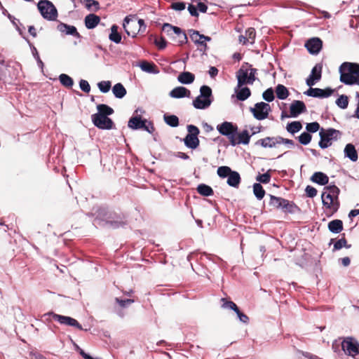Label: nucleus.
Wrapping results in <instances>:
<instances>
[{
	"label": "nucleus",
	"mask_w": 359,
	"mask_h": 359,
	"mask_svg": "<svg viewBox=\"0 0 359 359\" xmlns=\"http://www.w3.org/2000/svg\"><path fill=\"white\" fill-rule=\"evenodd\" d=\"M339 72L341 83L359 86V64L344 62L340 65Z\"/></svg>",
	"instance_id": "1"
},
{
	"label": "nucleus",
	"mask_w": 359,
	"mask_h": 359,
	"mask_svg": "<svg viewBox=\"0 0 359 359\" xmlns=\"http://www.w3.org/2000/svg\"><path fill=\"white\" fill-rule=\"evenodd\" d=\"M212 101L213 96L211 88L203 85L200 88V95L193 100L192 104L197 109H205L211 105Z\"/></svg>",
	"instance_id": "2"
},
{
	"label": "nucleus",
	"mask_w": 359,
	"mask_h": 359,
	"mask_svg": "<svg viewBox=\"0 0 359 359\" xmlns=\"http://www.w3.org/2000/svg\"><path fill=\"white\" fill-rule=\"evenodd\" d=\"M320 141L318 146L321 149H327L332 145V141L340 139L341 132L332 128H321L319 132Z\"/></svg>",
	"instance_id": "3"
},
{
	"label": "nucleus",
	"mask_w": 359,
	"mask_h": 359,
	"mask_svg": "<svg viewBox=\"0 0 359 359\" xmlns=\"http://www.w3.org/2000/svg\"><path fill=\"white\" fill-rule=\"evenodd\" d=\"M269 205L274 208L281 210L283 212L294 213L299 209L292 201L271 194H269Z\"/></svg>",
	"instance_id": "4"
},
{
	"label": "nucleus",
	"mask_w": 359,
	"mask_h": 359,
	"mask_svg": "<svg viewBox=\"0 0 359 359\" xmlns=\"http://www.w3.org/2000/svg\"><path fill=\"white\" fill-rule=\"evenodd\" d=\"M38 9L42 17L49 21L55 20L57 18V10L54 4L48 0H41L37 4Z\"/></svg>",
	"instance_id": "5"
},
{
	"label": "nucleus",
	"mask_w": 359,
	"mask_h": 359,
	"mask_svg": "<svg viewBox=\"0 0 359 359\" xmlns=\"http://www.w3.org/2000/svg\"><path fill=\"white\" fill-rule=\"evenodd\" d=\"M218 132L227 137L231 146H236L235 137L238 135V127L232 122L224 121L217 126Z\"/></svg>",
	"instance_id": "6"
},
{
	"label": "nucleus",
	"mask_w": 359,
	"mask_h": 359,
	"mask_svg": "<svg viewBox=\"0 0 359 359\" xmlns=\"http://www.w3.org/2000/svg\"><path fill=\"white\" fill-rule=\"evenodd\" d=\"M97 224L110 227L112 229H117L126 225V222L124 221L120 216H116L115 215H112L110 214L104 219H99L96 217L94 220V225Z\"/></svg>",
	"instance_id": "7"
},
{
	"label": "nucleus",
	"mask_w": 359,
	"mask_h": 359,
	"mask_svg": "<svg viewBox=\"0 0 359 359\" xmlns=\"http://www.w3.org/2000/svg\"><path fill=\"white\" fill-rule=\"evenodd\" d=\"M271 110L270 105L264 102H257L255 104L254 107L250 108V111L255 118L259 121L266 118Z\"/></svg>",
	"instance_id": "8"
},
{
	"label": "nucleus",
	"mask_w": 359,
	"mask_h": 359,
	"mask_svg": "<svg viewBox=\"0 0 359 359\" xmlns=\"http://www.w3.org/2000/svg\"><path fill=\"white\" fill-rule=\"evenodd\" d=\"M51 316L55 321H57L61 325L75 327L81 330H83L81 325L76 319L72 317L56 314L53 312H49L44 314V316Z\"/></svg>",
	"instance_id": "9"
},
{
	"label": "nucleus",
	"mask_w": 359,
	"mask_h": 359,
	"mask_svg": "<svg viewBox=\"0 0 359 359\" xmlns=\"http://www.w3.org/2000/svg\"><path fill=\"white\" fill-rule=\"evenodd\" d=\"M91 120L94 126L99 129L110 130L114 126L113 121L108 116H100V114H93Z\"/></svg>",
	"instance_id": "10"
},
{
	"label": "nucleus",
	"mask_w": 359,
	"mask_h": 359,
	"mask_svg": "<svg viewBox=\"0 0 359 359\" xmlns=\"http://www.w3.org/2000/svg\"><path fill=\"white\" fill-rule=\"evenodd\" d=\"M341 348L349 355L354 356L359 353V343L351 337H347L341 342Z\"/></svg>",
	"instance_id": "11"
},
{
	"label": "nucleus",
	"mask_w": 359,
	"mask_h": 359,
	"mask_svg": "<svg viewBox=\"0 0 359 359\" xmlns=\"http://www.w3.org/2000/svg\"><path fill=\"white\" fill-rule=\"evenodd\" d=\"M321 199L323 205L326 208L332 210L334 212L338 210L340 205L339 198H336L335 201V197L323 191L321 195Z\"/></svg>",
	"instance_id": "12"
},
{
	"label": "nucleus",
	"mask_w": 359,
	"mask_h": 359,
	"mask_svg": "<svg viewBox=\"0 0 359 359\" xmlns=\"http://www.w3.org/2000/svg\"><path fill=\"white\" fill-rule=\"evenodd\" d=\"M334 92L331 88H326L321 89L318 88H309L304 94L309 97L325 98L330 97Z\"/></svg>",
	"instance_id": "13"
},
{
	"label": "nucleus",
	"mask_w": 359,
	"mask_h": 359,
	"mask_svg": "<svg viewBox=\"0 0 359 359\" xmlns=\"http://www.w3.org/2000/svg\"><path fill=\"white\" fill-rule=\"evenodd\" d=\"M280 141H282L280 136L266 137L257 140L255 144L260 145L263 148H273L280 144Z\"/></svg>",
	"instance_id": "14"
},
{
	"label": "nucleus",
	"mask_w": 359,
	"mask_h": 359,
	"mask_svg": "<svg viewBox=\"0 0 359 359\" xmlns=\"http://www.w3.org/2000/svg\"><path fill=\"white\" fill-rule=\"evenodd\" d=\"M322 46L323 41L318 37L311 38L305 43V47L311 54H318L320 51Z\"/></svg>",
	"instance_id": "15"
},
{
	"label": "nucleus",
	"mask_w": 359,
	"mask_h": 359,
	"mask_svg": "<svg viewBox=\"0 0 359 359\" xmlns=\"http://www.w3.org/2000/svg\"><path fill=\"white\" fill-rule=\"evenodd\" d=\"M57 29L66 35H70L77 39L81 38V36L78 32L76 27L74 25H67L64 22H60L57 26Z\"/></svg>",
	"instance_id": "16"
},
{
	"label": "nucleus",
	"mask_w": 359,
	"mask_h": 359,
	"mask_svg": "<svg viewBox=\"0 0 359 359\" xmlns=\"http://www.w3.org/2000/svg\"><path fill=\"white\" fill-rule=\"evenodd\" d=\"M306 111V107L304 102L300 100H294L290 107V116L295 118L302 113Z\"/></svg>",
	"instance_id": "17"
},
{
	"label": "nucleus",
	"mask_w": 359,
	"mask_h": 359,
	"mask_svg": "<svg viewBox=\"0 0 359 359\" xmlns=\"http://www.w3.org/2000/svg\"><path fill=\"white\" fill-rule=\"evenodd\" d=\"M344 155L345 158H348L352 162H356L358 159V154L355 147L352 143L346 144L344 149Z\"/></svg>",
	"instance_id": "18"
},
{
	"label": "nucleus",
	"mask_w": 359,
	"mask_h": 359,
	"mask_svg": "<svg viewBox=\"0 0 359 359\" xmlns=\"http://www.w3.org/2000/svg\"><path fill=\"white\" fill-rule=\"evenodd\" d=\"M147 123V119H142L141 116L136 115L129 119L128 126L133 130H139L144 128Z\"/></svg>",
	"instance_id": "19"
},
{
	"label": "nucleus",
	"mask_w": 359,
	"mask_h": 359,
	"mask_svg": "<svg viewBox=\"0 0 359 359\" xmlns=\"http://www.w3.org/2000/svg\"><path fill=\"white\" fill-rule=\"evenodd\" d=\"M191 92L189 90L183 86H178L173 88L169 93V95L173 98L189 97Z\"/></svg>",
	"instance_id": "20"
},
{
	"label": "nucleus",
	"mask_w": 359,
	"mask_h": 359,
	"mask_svg": "<svg viewBox=\"0 0 359 359\" xmlns=\"http://www.w3.org/2000/svg\"><path fill=\"white\" fill-rule=\"evenodd\" d=\"M234 93L239 101H245L251 95V90L248 87H238V84L234 88Z\"/></svg>",
	"instance_id": "21"
},
{
	"label": "nucleus",
	"mask_w": 359,
	"mask_h": 359,
	"mask_svg": "<svg viewBox=\"0 0 359 359\" xmlns=\"http://www.w3.org/2000/svg\"><path fill=\"white\" fill-rule=\"evenodd\" d=\"M100 22V18L94 13L87 15L84 19L85 26L88 29H93L96 27Z\"/></svg>",
	"instance_id": "22"
},
{
	"label": "nucleus",
	"mask_w": 359,
	"mask_h": 359,
	"mask_svg": "<svg viewBox=\"0 0 359 359\" xmlns=\"http://www.w3.org/2000/svg\"><path fill=\"white\" fill-rule=\"evenodd\" d=\"M238 87H242L245 84H248L249 74L248 69L244 68L242 66L236 73Z\"/></svg>",
	"instance_id": "23"
},
{
	"label": "nucleus",
	"mask_w": 359,
	"mask_h": 359,
	"mask_svg": "<svg viewBox=\"0 0 359 359\" xmlns=\"http://www.w3.org/2000/svg\"><path fill=\"white\" fill-rule=\"evenodd\" d=\"M311 180L319 185L325 186L328 184L329 177L323 172H316L311 176Z\"/></svg>",
	"instance_id": "24"
},
{
	"label": "nucleus",
	"mask_w": 359,
	"mask_h": 359,
	"mask_svg": "<svg viewBox=\"0 0 359 359\" xmlns=\"http://www.w3.org/2000/svg\"><path fill=\"white\" fill-rule=\"evenodd\" d=\"M195 76L189 72H183L177 76V81L182 84H191L194 81Z\"/></svg>",
	"instance_id": "25"
},
{
	"label": "nucleus",
	"mask_w": 359,
	"mask_h": 359,
	"mask_svg": "<svg viewBox=\"0 0 359 359\" xmlns=\"http://www.w3.org/2000/svg\"><path fill=\"white\" fill-rule=\"evenodd\" d=\"M184 142L187 147L195 149L199 145V140L198 137L187 134L184 138Z\"/></svg>",
	"instance_id": "26"
},
{
	"label": "nucleus",
	"mask_w": 359,
	"mask_h": 359,
	"mask_svg": "<svg viewBox=\"0 0 359 359\" xmlns=\"http://www.w3.org/2000/svg\"><path fill=\"white\" fill-rule=\"evenodd\" d=\"M240 174L236 171H232L227 178V184L231 187L238 188L241 183Z\"/></svg>",
	"instance_id": "27"
},
{
	"label": "nucleus",
	"mask_w": 359,
	"mask_h": 359,
	"mask_svg": "<svg viewBox=\"0 0 359 359\" xmlns=\"http://www.w3.org/2000/svg\"><path fill=\"white\" fill-rule=\"evenodd\" d=\"M328 229L333 233H339L343 230V222L340 219L330 221L327 225Z\"/></svg>",
	"instance_id": "28"
},
{
	"label": "nucleus",
	"mask_w": 359,
	"mask_h": 359,
	"mask_svg": "<svg viewBox=\"0 0 359 359\" xmlns=\"http://www.w3.org/2000/svg\"><path fill=\"white\" fill-rule=\"evenodd\" d=\"M191 39L197 45L201 46L206 50L208 48L207 43L202 39L199 38V32L194 29L189 30Z\"/></svg>",
	"instance_id": "29"
},
{
	"label": "nucleus",
	"mask_w": 359,
	"mask_h": 359,
	"mask_svg": "<svg viewBox=\"0 0 359 359\" xmlns=\"http://www.w3.org/2000/svg\"><path fill=\"white\" fill-rule=\"evenodd\" d=\"M118 25H113L111 27V33L109 35V39L116 44L120 43L122 39L121 34L118 32Z\"/></svg>",
	"instance_id": "30"
},
{
	"label": "nucleus",
	"mask_w": 359,
	"mask_h": 359,
	"mask_svg": "<svg viewBox=\"0 0 359 359\" xmlns=\"http://www.w3.org/2000/svg\"><path fill=\"white\" fill-rule=\"evenodd\" d=\"M97 113L95 114H100V116H108L114 113V109L109 106L104 104H99L97 105Z\"/></svg>",
	"instance_id": "31"
},
{
	"label": "nucleus",
	"mask_w": 359,
	"mask_h": 359,
	"mask_svg": "<svg viewBox=\"0 0 359 359\" xmlns=\"http://www.w3.org/2000/svg\"><path fill=\"white\" fill-rule=\"evenodd\" d=\"M251 135L249 134L247 130H243L238 134V140L235 137L236 145L239 144H248L250 142Z\"/></svg>",
	"instance_id": "32"
},
{
	"label": "nucleus",
	"mask_w": 359,
	"mask_h": 359,
	"mask_svg": "<svg viewBox=\"0 0 359 359\" xmlns=\"http://www.w3.org/2000/svg\"><path fill=\"white\" fill-rule=\"evenodd\" d=\"M196 190L199 194L203 196H210L214 194L211 187L205 184H200L198 185Z\"/></svg>",
	"instance_id": "33"
},
{
	"label": "nucleus",
	"mask_w": 359,
	"mask_h": 359,
	"mask_svg": "<svg viewBox=\"0 0 359 359\" xmlns=\"http://www.w3.org/2000/svg\"><path fill=\"white\" fill-rule=\"evenodd\" d=\"M112 92L116 98L121 99L126 95V90L121 83L115 84L112 88Z\"/></svg>",
	"instance_id": "34"
},
{
	"label": "nucleus",
	"mask_w": 359,
	"mask_h": 359,
	"mask_svg": "<svg viewBox=\"0 0 359 359\" xmlns=\"http://www.w3.org/2000/svg\"><path fill=\"white\" fill-rule=\"evenodd\" d=\"M276 93L277 97L281 100H285L289 95L287 88L282 84H278L276 86Z\"/></svg>",
	"instance_id": "35"
},
{
	"label": "nucleus",
	"mask_w": 359,
	"mask_h": 359,
	"mask_svg": "<svg viewBox=\"0 0 359 359\" xmlns=\"http://www.w3.org/2000/svg\"><path fill=\"white\" fill-rule=\"evenodd\" d=\"M164 121L170 127L175 128L179 126V118L177 116L172 114H164Z\"/></svg>",
	"instance_id": "36"
},
{
	"label": "nucleus",
	"mask_w": 359,
	"mask_h": 359,
	"mask_svg": "<svg viewBox=\"0 0 359 359\" xmlns=\"http://www.w3.org/2000/svg\"><path fill=\"white\" fill-rule=\"evenodd\" d=\"M302 128V125L299 121H292L288 123L286 129L288 133L294 135Z\"/></svg>",
	"instance_id": "37"
},
{
	"label": "nucleus",
	"mask_w": 359,
	"mask_h": 359,
	"mask_svg": "<svg viewBox=\"0 0 359 359\" xmlns=\"http://www.w3.org/2000/svg\"><path fill=\"white\" fill-rule=\"evenodd\" d=\"M59 81L62 86L67 88H72L74 85V80L66 74H61L59 76Z\"/></svg>",
	"instance_id": "38"
},
{
	"label": "nucleus",
	"mask_w": 359,
	"mask_h": 359,
	"mask_svg": "<svg viewBox=\"0 0 359 359\" xmlns=\"http://www.w3.org/2000/svg\"><path fill=\"white\" fill-rule=\"evenodd\" d=\"M253 193L258 200H262L266 192L260 183H255L253 184Z\"/></svg>",
	"instance_id": "39"
},
{
	"label": "nucleus",
	"mask_w": 359,
	"mask_h": 359,
	"mask_svg": "<svg viewBox=\"0 0 359 359\" xmlns=\"http://www.w3.org/2000/svg\"><path fill=\"white\" fill-rule=\"evenodd\" d=\"M322 69L323 65L321 64H316L311 69L310 76H311L314 80L317 81H320L322 76Z\"/></svg>",
	"instance_id": "40"
},
{
	"label": "nucleus",
	"mask_w": 359,
	"mask_h": 359,
	"mask_svg": "<svg viewBox=\"0 0 359 359\" xmlns=\"http://www.w3.org/2000/svg\"><path fill=\"white\" fill-rule=\"evenodd\" d=\"M323 191L335 197V199L339 198L340 189L335 184H330L325 186L323 189Z\"/></svg>",
	"instance_id": "41"
},
{
	"label": "nucleus",
	"mask_w": 359,
	"mask_h": 359,
	"mask_svg": "<svg viewBox=\"0 0 359 359\" xmlns=\"http://www.w3.org/2000/svg\"><path fill=\"white\" fill-rule=\"evenodd\" d=\"M139 66L143 72L152 74H156L158 72V71L156 70V65L154 64L142 62Z\"/></svg>",
	"instance_id": "42"
},
{
	"label": "nucleus",
	"mask_w": 359,
	"mask_h": 359,
	"mask_svg": "<svg viewBox=\"0 0 359 359\" xmlns=\"http://www.w3.org/2000/svg\"><path fill=\"white\" fill-rule=\"evenodd\" d=\"M83 2L88 11L97 12L100 9V4L96 0H84Z\"/></svg>",
	"instance_id": "43"
},
{
	"label": "nucleus",
	"mask_w": 359,
	"mask_h": 359,
	"mask_svg": "<svg viewBox=\"0 0 359 359\" xmlns=\"http://www.w3.org/2000/svg\"><path fill=\"white\" fill-rule=\"evenodd\" d=\"M336 104L341 109H346L348 105V97L346 95H341L335 102Z\"/></svg>",
	"instance_id": "44"
},
{
	"label": "nucleus",
	"mask_w": 359,
	"mask_h": 359,
	"mask_svg": "<svg viewBox=\"0 0 359 359\" xmlns=\"http://www.w3.org/2000/svg\"><path fill=\"white\" fill-rule=\"evenodd\" d=\"M232 170L229 166H220L217 168V173L218 176L221 178H225L230 175L232 172Z\"/></svg>",
	"instance_id": "45"
},
{
	"label": "nucleus",
	"mask_w": 359,
	"mask_h": 359,
	"mask_svg": "<svg viewBox=\"0 0 359 359\" xmlns=\"http://www.w3.org/2000/svg\"><path fill=\"white\" fill-rule=\"evenodd\" d=\"M131 22V18L130 16H126L124 20H123V29H125V32H126V34L130 36H132L133 38H135L137 35V33L134 31H130L128 29V25H129V23Z\"/></svg>",
	"instance_id": "46"
},
{
	"label": "nucleus",
	"mask_w": 359,
	"mask_h": 359,
	"mask_svg": "<svg viewBox=\"0 0 359 359\" xmlns=\"http://www.w3.org/2000/svg\"><path fill=\"white\" fill-rule=\"evenodd\" d=\"M312 136L307 132L302 133L299 137V142L303 145H307L311 141Z\"/></svg>",
	"instance_id": "47"
},
{
	"label": "nucleus",
	"mask_w": 359,
	"mask_h": 359,
	"mask_svg": "<svg viewBox=\"0 0 359 359\" xmlns=\"http://www.w3.org/2000/svg\"><path fill=\"white\" fill-rule=\"evenodd\" d=\"M97 87L102 93H107L111 87V83L109 81H102L97 83Z\"/></svg>",
	"instance_id": "48"
},
{
	"label": "nucleus",
	"mask_w": 359,
	"mask_h": 359,
	"mask_svg": "<svg viewBox=\"0 0 359 359\" xmlns=\"http://www.w3.org/2000/svg\"><path fill=\"white\" fill-rule=\"evenodd\" d=\"M262 97L265 101L268 102H272L275 98L273 88H269L264 91L262 93Z\"/></svg>",
	"instance_id": "49"
},
{
	"label": "nucleus",
	"mask_w": 359,
	"mask_h": 359,
	"mask_svg": "<svg viewBox=\"0 0 359 359\" xmlns=\"http://www.w3.org/2000/svg\"><path fill=\"white\" fill-rule=\"evenodd\" d=\"M221 301L222 302V307L223 309H231L234 311L238 308L237 305L232 301H229L225 298H222Z\"/></svg>",
	"instance_id": "50"
},
{
	"label": "nucleus",
	"mask_w": 359,
	"mask_h": 359,
	"mask_svg": "<svg viewBox=\"0 0 359 359\" xmlns=\"http://www.w3.org/2000/svg\"><path fill=\"white\" fill-rule=\"evenodd\" d=\"M343 247L346 248H350L351 245L347 244V241L345 238H341L339 239L334 244V250H339L341 249Z\"/></svg>",
	"instance_id": "51"
},
{
	"label": "nucleus",
	"mask_w": 359,
	"mask_h": 359,
	"mask_svg": "<svg viewBox=\"0 0 359 359\" xmlns=\"http://www.w3.org/2000/svg\"><path fill=\"white\" fill-rule=\"evenodd\" d=\"M256 180L259 183L267 184L271 180V175L269 172L264 174H259L256 177Z\"/></svg>",
	"instance_id": "52"
},
{
	"label": "nucleus",
	"mask_w": 359,
	"mask_h": 359,
	"mask_svg": "<svg viewBox=\"0 0 359 359\" xmlns=\"http://www.w3.org/2000/svg\"><path fill=\"white\" fill-rule=\"evenodd\" d=\"M306 129L307 133H314L320 129V124L318 122H311L306 124Z\"/></svg>",
	"instance_id": "53"
},
{
	"label": "nucleus",
	"mask_w": 359,
	"mask_h": 359,
	"mask_svg": "<svg viewBox=\"0 0 359 359\" xmlns=\"http://www.w3.org/2000/svg\"><path fill=\"white\" fill-rule=\"evenodd\" d=\"M115 302L118 304V305L122 308L128 307L129 305L134 302V300L132 299H121L120 298L116 297Z\"/></svg>",
	"instance_id": "54"
},
{
	"label": "nucleus",
	"mask_w": 359,
	"mask_h": 359,
	"mask_svg": "<svg viewBox=\"0 0 359 359\" xmlns=\"http://www.w3.org/2000/svg\"><path fill=\"white\" fill-rule=\"evenodd\" d=\"M32 55H33L34 57L36 59V60L37 62V65H38L39 67L41 69H43V66H44L43 62L41 60V58L39 57V55L38 53V51H37L36 48L34 46L32 47Z\"/></svg>",
	"instance_id": "55"
},
{
	"label": "nucleus",
	"mask_w": 359,
	"mask_h": 359,
	"mask_svg": "<svg viewBox=\"0 0 359 359\" xmlns=\"http://www.w3.org/2000/svg\"><path fill=\"white\" fill-rule=\"evenodd\" d=\"M234 312L236 313L237 317H238V318L239 319V320H240L241 322H242V323H245V324L248 323V322H249V318L248 317V316H247V315H245V313H242V312L239 310L238 307L237 308V309H236V310L234 311Z\"/></svg>",
	"instance_id": "56"
},
{
	"label": "nucleus",
	"mask_w": 359,
	"mask_h": 359,
	"mask_svg": "<svg viewBox=\"0 0 359 359\" xmlns=\"http://www.w3.org/2000/svg\"><path fill=\"white\" fill-rule=\"evenodd\" d=\"M186 8V4L183 1H175L171 4V8L175 11H181Z\"/></svg>",
	"instance_id": "57"
},
{
	"label": "nucleus",
	"mask_w": 359,
	"mask_h": 359,
	"mask_svg": "<svg viewBox=\"0 0 359 359\" xmlns=\"http://www.w3.org/2000/svg\"><path fill=\"white\" fill-rule=\"evenodd\" d=\"M175 26H173L169 23H164L162 29L164 32L167 34L168 36H172L174 32V29Z\"/></svg>",
	"instance_id": "58"
},
{
	"label": "nucleus",
	"mask_w": 359,
	"mask_h": 359,
	"mask_svg": "<svg viewBox=\"0 0 359 359\" xmlns=\"http://www.w3.org/2000/svg\"><path fill=\"white\" fill-rule=\"evenodd\" d=\"M79 87L84 93H88L90 91V86L86 80L81 79L79 81Z\"/></svg>",
	"instance_id": "59"
},
{
	"label": "nucleus",
	"mask_w": 359,
	"mask_h": 359,
	"mask_svg": "<svg viewBox=\"0 0 359 359\" xmlns=\"http://www.w3.org/2000/svg\"><path fill=\"white\" fill-rule=\"evenodd\" d=\"M306 196L313 198L317 195V189L312 186L308 185L305 189Z\"/></svg>",
	"instance_id": "60"
},
{
	"label": "nucleus",
	"mask_w": 359,
	"mask_h": 359,
	"mask_svg": "<svg viewBox=\"0 0 359 359\" xmlns=\"http://www.w3.org/2000/svg\"><path fill=\"white\" fill-rule=\"evenodd\" d=\"M187 128L189 135L198 137V135L200 133V130H199L198 128L194 125H188L187 126Z\"/></svg>",
	"instance_id": "61"
},
{
	"label": "nucleus",
	"mask_w": 359,
	"mask_h": 359,
	"mask_svg": "<svg viewBox=\"0 0 359 359\" xmlns=\"http://www.w3.org/2000/svg\"><path fill=\"white\" fill-rule=\"evenodd\" d=\"M245 35L249 40H251L250 43H253L256 36L255 29L252 27L248 28L245 32Z\"/></svg>",
	"instance_id": "62"
},
{
	"label": "nucleus",
	"mask_w": 359,
	"mask_h": 359,
	"mask_svg": "<svg viewBox=\"0 0 359 359\" xmlns=\"http://www.w3.org/2000/svg\"><path fill=\"white\" fill-rule=\"evenodd\" d=\"M257 69L250 67L248 69L249 80L248 84H252L256 80L255 74H257Z\"/></svg>",
	"instance_id": "63"
},
{
	"label": "nucleus",
	"mask_w": 359,
	"mask_h": 359,
	"mask_svg": "<svg viewBox=\"0 0 359 359\" xmlns=\"http://www.w3.org/2000/svg\"><path fill=\"white\" fill-rule=\"evenodd\" d=\"M154 43L161 50L165 48L166 47V45H167L166 40L163 37H161L160 39L156 38L155 40H154Z\"/></svg>",
	"instance_id": "64"
}]
</instances>
